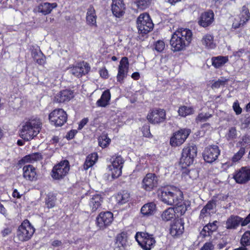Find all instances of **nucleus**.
Masks as SVG:
<instances>
[{
    "label": "nucleus",
    "mask_w": 250,
    "mask_h": 250,
    "mask_svg": "<svg viewBox=\"0 0 250 250\" xmlns=\"http://www.w3.org/2000/svg\"><path fill=\"white\" fill-rule=\"evenodd\" d=\"M41 126L42 123L40 119H30L22 125L20 136L25 141H30L39 134Z\"/></svg>",
    "instance_id": "f257e3e1"
},
{
    "label": "nucleus",
    "mask_w": 250,
    "mask_h": 250,
    "mask_svg": "<svg viewBox=\"0 0 250 250\" xmlns=\"http://www.w3.org/2000/svg\"><path fill=\"white\" fill-rule=\"evenodd\" d=\"M182 191L175 187H168L164 188L161 192L160 199L165 204L172 206L178 199L183 196Z\"/></svg>",
    "instance_id": "f03ea898"
},
{
    "label": "nucleus",
    "mask_w": 250,
    "mask_h": 250,
    "mask_svg": "<svg viewBox=\"0 0 250 250\" xmlns=\"http://www.w3.org/2000/svg\"><path fill=\"white\" fill-rule=\"evenodd\" d=\"M197 155L196 146H188L185 147L182 152L180 164L183 168L189 166L193 163L194 159Z\"/></svg>",
    "instance_id": "7ed1b4c3"
},
{
    "label": "nucleus",
    "mask_w": 250,
    "mask_h": 250,
    "mask_svg": "<svg viewBox=\"0 0 250 250\" xmlns=\"http://www.w3.org/2000/svg\"><path fill=\"white\" fill-rule=\"evenodd\" d=\"M135 237L139 245L145 250H150L156 243L153 235L146 232H138Z\"/></svg>",
    "instance_id": "20e7f679"
},
{
    "label": "nucleus",
    "mask_w": 250,
    "mask_h": 250,
    "mask_svg": "<svg viewBox=\"0 0 250 250\" xmlns=\"http://www.w3.org/2000/svg\"><path fill=\"white\" fill-rule=\"evenodd\" d=\"M138 31L142 34H146L153 28L154 24L149 15L144 13L140 15L137 20Z\"/></svg>",
    "instance_id": "39448f33"
},
{
    "label": "nucleus",
    "mask_w": 250,
    "mask_h": 250,
    "mask_svg": "<svg viewBox=\"0 0 250 250\" xmlns=\"http://www.w3.org/2000/svg\"><path fill=\"white\" fill-rule=\"evenodd\" d=\"M49 120L56 126H62L67 121V115L62 108L55 109L49 115Z\"/></svg>",
    "instance_id": "423d86ee"
},
{
    "label": "nucleus",
    "mask_w": 250,
    "mask_h": 250,
    "mask_svg": "<svg viewBox=\"0 0 250 250\" xmlns=\"http://www.w3.org/2000/svg\"><path fill=\"white\" fill-rule=\"evenodd\" d=\"M35 232V229L28 221L23 222L19 227L17 232V237L21 241L29 240Z\"/></svg>",
    "instance_id": "0eeeda50"
},
{
    "label": "nucleus",
    "mask_w": 250,
    "mask_h": 250,
    "mask_svg": "<svg viewBox=\"0 0 250 250\" xmlns=\"http://www.w3.org/2000/svg\"><path fill=\"white\" fill-rule=\"evenodd\" d=\"M69 170V164L67 160L61 161L55 165L52 170V177L56 180L63 178Z\"/></svg>",
    "instance_id": "6e6552de"
},
{
    "label": "nucleus",
    "mask_w": 250,
    "mask_h": 250,
    "mask_svg": "<svg viewBox=\"0 0 250 250\" xmlns=\"http://www.w3.org/2000/svg\"><path fill=\"white\" fill-rule=\"evenodd\" d=\"M124 162V160L120 155L113 158L111 165L107 167V169L110 172L112 178H118L121 175Z\"/></svg>",
    "instance_id": "1a4fd4ad"
},
{
    "label": "nucleus",
    "mask_w": 250,
    "mask_h": 250,
    "mask_svg": "<svg viewBox=\"0 0 250 250\" xmlns=\"http://www.w3.org/2000/svg\"><path fill=\"white\" fill-rule=\"evenodd\" d=\"M190 132V129L188 128L181 129L175 132L170 139L171 145L173 146L181 145L185 142Z\"/></svg>",
    "instance_id": "9d476101"
},
{
    "label": "nucleus",
    "mask_w": 250,
    "mask_h": 250,
    "mask_svg": "<svg viewBox=\"0 0 250 250\" xmlns=\"http://www.w3.org/2000/svg\"><path fill=\"white\" fill-rule=\"evenodd\" d=\"M113 220V215L111 212H102L96 218V224L100 229H104L111 224Z\"/></svg>",
    "instance_id": "9b49d317"
},
{
    "label": "nucleus",
    "mask_w": 250,
    "mask_h": 250,
    "mask_svg": "<svg viewBox=\"0 0 250 250\" xmlns=\"http://www.w3.org/2000/svg\"><path fill=\"white\" fill-rule=\"evenodd\" d=\"M220 151L218 146L216 145L211 146L206 148L204 153V160L208 163H211L215 161L218 158Z\"/></svg>",
    "instance_id": "f8f14e48"
},
{
    "label": "nucleus",
    "mask_w": 250,
    "mask_h": 250,
    "mask_svg": "<svg viewBox=\"0 0 250 250\" xmlns=\"http://www.w3.org/2000/svg\"><path fill=\"white\" fill-rule=\"evenodd\" d=\"M233 177L237 183L243 184L247 183L250 180V167H241L234 173Z\"/></svg>",
    "instance_id": "ddd939ff"
},
{
    "label": "nucleus",
    "mask_w": 250,
    "mask_h": 250,
    "mask_svg": "<svg viewBox=\"0 0 250 250\" xmlns=\"http://www.w3.org/2000/svg\"><path fill=\"white\" fill-rule=\"evenodd\" d=\"M147 119L153 124L163 122L166 119V112L162 109H154L148 114Z\"/></svg>",
    "instance_id": "4468645a"
},
{
    "label": "nucleus",
    "mask_w": 250,
    "mask_h": 250,
    "mask_svg": "<svg viewBox=\"0 0 250 250\" xmlns=\"http://www.w3.org/2000/svg\"><path fill=\"white\" fill-rule=\"evenodd\" d=\"M158 184V178L154 173L147 174L142 181V188L146 190L150 191L156 187Z\"/></svg>",
    "instance_id": "2eb2a0df"
},
{
    "label": "nucleus",
    "mask_w": 250,
    "mask_h": 250,
    "mask_svg": "<svg viewBox=\"0 0 250 250\" xmlns=\"http://www.w3.org/2000/svg\"><path fill=\"white\" fill-rule=\"evenodd\" d=\"M90 69V67L88 63L83 62L71 68L70 70V72L77 77H81L83 75L88 73Z\"/></svg>",
    "instance_id": "dca6fc26"
},
{
    "label": "nucleus",
    "mask_w": 250,
    "mask_h": 250,
    "mask_svg": "<svg viewBox=\"0 0 250 250\" xmlns=\"http://www.w3.org/2000/svg\"><path fill=\"white\" fill-rule=\"evenodd\" d=\"M246 218H243L237 215H231L226 221V228L229 229H236L240 225L242 226H245L247 224H244Z\"/></svg>",
    "instance_id": "f3484780"
},
{
    "label": "nucleus",
    "mask_w": 250,
    "mask_h": 250,
    "mask_svg": "<svg viewBox=\"0 0 250 250\" xmlns=\"http://www.w3.org/2000/svg\"><path fill=\"white\" fill-rule=\"evenodd\" d=\"M74 97L72 91L65 89L61 91L54 97V102L58 103H63L69 101Z\"/></svg>",
    "instance_id": "a211bd4d"
},
{
    "label": "nucleus",
    "mask_w": 250,
    "mask_h": 250,
    "mask_svg": "<svg viewBox=\"0 0 250 250\" xmlns=\"http://www.w3.org/2000/svg\"><path fill=\"white\" fill-rule=\"evenodd\" d=\"M170 44L172 50L174 51H179L184 49L189 44L186 42L184 40L177 37V36L174 33L172 36L170 41Z\"/></svg>",
    "instance_id": "6ab92c4d"
},
{
    "label": "nucleus",
    "mask_w": 250,
    "mask_h": 250,
    "mask_svg": "<svg viewBox=\"0 0 250 250\" xmlns=\"http://www.w3.org/2000/svg\"><path fill=\"white\" fill-rule=\"evenodd\" d=\"M23 177L26 180L30 181H36L37 179V174L35 168L30 165L24 166L22 168Z\"/></svg>",
    "instance_id": "aec40b11"
},
{
    "label": "nucleus",
    "mask_w": 250,
    "mask_h": 250,
    "mask_svg": "<svg viewBox=\"0 0 250 250\" xmlns=\"http://www.w3.org/2000/svg\"><path fill=\"white\" fill-rule=\"evenodd\" d=\"M184 229V223L181 219L175 220L171 224L170 233L173 236H176L183 233Z\"/></svg>",
    "instance_id": "412c9836"
},
{
    "label": "nucleus",
    "mask_w": 250,
    "mask_h": 250,
    "mask_svg": "<svg viewBox=\"0 0 250 250\" xmlns=\"http://www.w3.org/2000/svg\"><path fill=\"white\" fill-rule=\"evenodd\" d=\"M214 21V13L210 10L202 14L199 21V24L206 27L209 26Z\"/></svg>",
    "instance_id": "4be33fe9"
},
{
    "label": "nucleus",
    "mask_w": 250,
    "mask_h": 250,
    "mask_svg": "<svg viewBox=\"0 0 250 250\" xmlns=\"http://www.w3.org/2000/svg\"><path fill=\"white\" fill-rule=\"evenodd\" d=\"M57 6V4L54 3L44 2L40 4L35 9V10L41 13L44 15L50 14L54 8Z\"/></svg>",
    "instance_id": "5701e85b"
},
{
    "label": "nucleus",
    "mask_w": 250,
    "mask_h": 250,
    "mask_svg": "<svg viewBox=\"0 0 250 250\" xmlns=\"http://www.w3.org/2000/svg\"><path fill=\"white\" fill-rule=\"evenodd\" d=\"M174 34L177 37L181 38L186 42L189 44L192 40V33L190 30L187 28H181L176 31Z\"/></svg>",
    "instance_id": "b1692460"
},
{
    "label": "nucleus",
    "mask_w": 250,
    "mask_h": 250,
    "mask_svg": "<svg viewBox=\"0 0 250 250\" xmlns=\"http://www.w3.org/2000/svg\"><path fill=\"white\" fill-rule=\"evenodd\" d=\"M201 43L207 49H214L216 47L214 37L210 34H207L203 36Z\"/></svg>",
    "instance_id": "393cba45"
},
{
    "label": "nucleus",
    "mask_w": 250,
    "mask_h": 250,
    "mask_svg": "<svg viewBox=\"0 0 250 250\" xmlns=\"http://www.w3.org/2000/svg\"><path fill=\"white\" fill-rule=\"evenodd\" d=\"M111 94L109 90L104 91L100 98L96 102V104L100 107H106L109 104Z\"/></svg>",
    "instance_id": "a878e982"
},
{
    "label": "nucleus",
    "mask_w": 250,
    "mask_h": 250,
    "mask_svg": "<svg viewBox=\"0 0 250 250\" xmlns=\"http://www.w3.org/2000/svg\"><path fill=\"white\" fill-rule=\"evenodd\" d=\"M250 7V0L249 2L244 5L241 8L240 14L239 19L241 20V23L247 22L250 19V13L249 8Z\"/></svg>",
    "instance_id": "bb28decb"
},
{
    "label": "nucleus",
    "mask_w": 250,
    "mask_h": 250,
    "mask_svg": "<svg viewBox=\"0 0 250 250\" xmlns=\"http://www.w3.org/2000/svg\"><path fill=\"white\" fill-rule=\"evenodd\" d=\"M103 198L99 194H95L90 199L89 206L92 211H95L101 207Z\"/></svg>",
    "instance_id": "cd10ccee"
},
{
    "label": "nucleus",
    "mask_w": 250,
    "mask_h": 250,
    "mask_svg": "<svg viewBox=\"0 0 250 250\" xmlns=\"http://www.w3.org/2000/svg\"><path fill=\"white\" fill-rule=\"evenodd\" d=\"M217 223L218 222L217 221H214L211 223H208L204 226L201 232V234L204 237L210 235L211 233L216 231L217 229Z\"/></svg>",
    "instance_id": "c85d7f7f"
},
{
    "label": "nucleus",
    "mask_w": 250,
    "mask_h": 250,
    "mask_svg": "<svg viewBox=\"0 0 250 250\" xmlns=\"http://www.w3.org/2000/svg\"><path fill=\"white\" fill-rule=\"evenodd\" d=\"M180 198H181L180 200L178 199L173 206H175L174 208L175 212L177 211L181 215H183L187 210V205L183 200V195Z\"/></svg>",
    "instance_id": "c756f323"
},
{
    "label": "nucleus",
    "mask_w": 250,
    "mask_h": 250,
    "mask_svg": "<svg viewBox=\"0 0 250 250\" xmlns=\"http://www.w3.org/2000/svg\"><path fill=\"white\" fill-rule=\"evenodd\" d=\"M229 61L228 56H219L212 57L211 59L212 65L216 68H218L224 65Z\"/></svg>",
    "instance_id": "7c9ffc66"
},
{
    "label": "nucleus",
    "mask_w": 250,
    "mask_h": 250,
    "mask_svg": "<svg viewBox=\"0 0 250 250\" xmlns=\"http://www.w3.org/2000/svg\"><path fill=\"white\" fill-rule=\"evenodd\" d=\"M96 19L95 10L93 6L88 8L86 14V21L90 25H96Z\"/></svg>",
    "instance_id": "2f4dec72"
},
{
    "label": "nucleus",
    "mask_w": 250,
    "mask_h": 250,
    "mask_svg": "<svg viewBox=\"0 0 250 250\" xmlns=\"http://www.w3.org/2000/svg\"><path fill=\"white\" fill-rule=\"evenodd\" d=\"M156 206L153 203H149L144 205L141 208V212L146 216L153 214L155 211Z\"/></svg>",
    "instance_id": "473e14b6"
},
{
    "label": "nucleus",
    "mask_w": 250,
    "mask_h": 250,
    "mask_svg": "<svg viewBox=\"0 0 250 250\" xmlns=\"http://www.w3.org/2000/svg\"><path fill=\"white\" fill-rule=\"evenodd\" d=\"M98 159L97 153H92L86 157L85 162L83 164V168L85 170L88 169L92 167Z\"/></svg>",
    "instance_id": "72a5a7b5"
},
{
    "label": "nucleus",
    "mask_w": 250,
    "mask_h": 250,
    "mask_svg": "<svg viewBox=\"0 0 250 250\" xmlns=\"http://www.w3.org/2000/svg\"><path fill=\"white\" fill-rule=\"evenodd\" d=\"M41 153L37 152L25 156L23 158L22 161L27 163H34L42 159Z\"/></svg>",
    "instance_id": "f704fd0d"
},
{
    "label": "nucleus",
    "mask_w": 250,
    "mask_h": 250,
    "mask_svg": "<svg viewBox=\"0 0 250 250\" xmlns=\"http://www.w3.org/2000/svg\"><path fill=\"white\" fill-rule=\"evenodd\" d=\"M175 216V210L173 208H169L165 210L161 215L162 220L168 221L174 218Z\"/></svg>",
    "instance_id": "c9c22d12"
},
{
    "label": "nucleus",
    "mask_w": 250,
    "mask_h": 250,
    "mask_svg": "<svg viewBox=\"0 0 250 250\" xmlns=\"http://www.w3.org/2000/svg\"><path fill=\"white\" fill-rule=\"evenodd\" d=\"M34 60L39 64H43L45 62V56L40 50L35 49L32 52Z\"/></svg>",
    "instance_id": "e433bc0d"
},
{
    "label": "nucleus",
    "mask_w": 250,
    "mask_h": 250,
    "mask_svg": "<svg viewBox=\"0 0 250 250\" xmlns=\"http://www.w3.org/2000/svg\"><path fill=\"white\" fill-rule=\"evenodd\" d=\"M129 194L126 191H123L119 193L116 196L117 202L119 204L123 205L128 201Z\"/></svg>",
    "instance_id": "4c0bfd02"
},
{
    "label": "nucleus",
    "mask_w": 250,
    "mask_h": 250,
    "mask_svg": "<svg viewBox=\"0 0 250 250\" xmlns=\"http://www.w3.org/2000/svg\"><path fill=\"white\" fill-rule=\"evenodd\" d=\"M194 109L191 106H182L179 107L178 113L180 116L186 117L188 115L193 114Z\"/></svg>",
    "instance_id": "58836bf2"
},
{
    "label": "nucleus",
    "mask_w": 250,
    "mask_h": 250,
    "mask_svg": "<svg viewBox=\"0 0 250 250\" xmlns=\"http://www.w3.org/2000/svg\"><path fill=\"white\" fill-rule=\"evenodd\" d=\"M125 7L121 6L112 5L111 10L113 15L118 18L121 17L125 13Z\"/></svg>",
    "instance_id": "ea45409f"
},
{
    "label": "nucleus",
    "mask_w": 250,
    "mask_h": 250,
    "mask_svg": "<svg viewBox=\"0 0 250 250\" xmlns=\"http://www.w3.org/2000/svg\"><path fill=\"white\" fill-rule=\"evenodd\" d=\"M110 142V139L105 134H103L98 138L99 145L102 148L106 147L109 145Z\"/></svg>",
    "instance_id": "a19ab883"
},
{
    "label": "nucleus",
    "mask_w": 250,
    "mask_h": 250,
    "mask_svg": "<svg viewBox=\"0 0 250 250\" xmlns=\"http://www.w3.org/2000/svg\"><path fill=\"white\" fill-rule=\"evenodd\" d=\"M241 244L245 247L250 245V231H247L243 234L241 239Z\"/></svg>",
    "instance_id": "79ce46f5"
},
{
    "label": "nucleus",
    "mask_w": 250,
    "mask_h": 250,
    "mask_svg": "<svg viewBox=\"0 0 250 250\" xmlns=\"http://www.w3.org/2000/svg\"><path fill=\"white\" fill-rule=\"evenodd\" d=\"M245 153V148L242 147L232 157L231 160L232 162L236 163L239 161Z\"/></svg>",
    "instance_id": "37998d69"
},
{
    "label": "nucleus",
    "mask_w": 250,
    "mask_h": 250,
    "mask_svg": "<svg viewBox=\"0 0 250 250\" xmlns=\"http://www.w3.org/2000/svg\"><path fill=\"white\" fill-rule=\"evenodd\" d=\"M228 140H232L237 137V130L235 127H231L229 128L226 136Z\"/></svg>",
    "instance_id": "c03bdc74"
},
{
    "label": "nucleus",
    "mask_w": 250,
    "mask_h": 250,
    "mask_svg": "<svg viewBox=\"0 0 250 250\" xmlns=\"http://www.w3.org/2000/svg\"><path fill=\"white\" fill-rule=\"evenodd\" d=\"M211 117V114L207 113H201L196 118V123L204 122L207 121Z\"/></svg>",
    "instance_id": "a18cd8bd"
},
{
    "label": "nucleus",
    "mask_w": 250,
    "mask_h": 250,
    "mask_svg": "<svg viewBox=\"0 0 250 250\" xmlns=\"http://www.w3.org/2000/svg\"><path fill=\"white\" fill-rule=\"evenodd\" d=\"M151 3V0H136L138 7L144 10L147 8Z\"/></svg>",
    "instance_id": "49530a36"
},
{
    "label": "nucleus",
    "mask_w": 250,
    "mask_h": 250,
    "mask_svg": "<svg viewBox=\"0 0 250 250\" xmlns=\"http://www.w3.org/2000/svg\"><path fill=\"white\" fill-rule=\"evenodd\" d=\"M117 243L121 245L123 247L126 245V236L125 233H122L117 235L116 238Z\"/></svg>",
    "instance_id": "de8ad7c7"
},
{
    "label": "nucleus",
    "mask_w": 250,
    "mask_h": 250,
    "mask_svg": "<svg viewBox=\"0 0 250 250\" xmlns=\"http://www.w3.org/2000/svg\"><path fill=\"white\" fill-rule=\"evenodd\" d=\"M128 70L118 68V72L117 76V80L118 82H121L126 76Z\"/></svg>",
    "instance_id": "09e8293b"
},
{
    "label": "nucleus",
    "mask_w": 250,
    "mask_h": 250,
    "mask_svg": "<svg viewBox=\"0 0 250 250\" xmlns=\"http://www.w3.org/2000/svg\"><path fill=\"white\" fill-rule=\"evenodd\" d=\"M129 63L128 58L126 57L122 58L121 59L118 68L128 69Z\"/></svg>",
    "instance_id": "8fccbe9b"
},
{
    "label": "nucleus",
    "mask_w": 250,
    "mask_h": 250,
    "mask_svg": "<svg viewBox=\"0 0 250 250\" xmlns=\"http://www.w3.org/2000/svg\"><path fill=\"white\" fill-rule=\"evenodd\" d=\"M165 47V44L163 41H157L155 44V48L158 52L162 51Z\"/></svg>",
    "instance_id": "3c124183"
},
{
    "label": "nucleus",
    "mask_w": 250,
    "mask_h": 250,
    "mask_svg": "<svg viewBox=\"0 0 250 250\" xmlns=\"http://www.w3.org/2000/svg\"><path fill=\"white\" fill-rule=\"evenodd\" d=\"M250 143V138L249 136L245 135L243 136L242 138V141L238 143L237 145L242 147H244L246 145H248Z\"/></svg>",
    "instance_id": "603ef678"
},
{
    "label": "nucleus",
    "mask_w": 250,
    "mask_h": 250,
    "mask_svg": "<svg viewBox=\"0 0 250 250\" xmlns=\"http://www.w3.org/2000/svg\"><path fill=\"white\" fill-rule=\"evenodd\" d=\"M46 205L48 208H53L55 205V201L53 197H48L46 199Z\"/></svg>",
    "instance_id": "864d4df0"
},
{
    "label": "nucleus",
    "mask_w": 250,
    "mask_h": 250,
    "mask_svg": "<svg viewBox=\"0 0 250 250\" xmlns=\"http://www.w3.org/2000/svg\"><path fill=\"white\" fill-rule=\"evenodd\" d=\"M216 206V201L212 199L208 202L207 205L205 206L209 211L214 209Z\"/></svg>",
    "instance_id": "5fc2aeb1"
},
{
    "label": "nucleus",
    "mask_w": 250,
    "mask_h": 250,
    "mask_svg": "<svg viewBox=\"0 0 250 250\" xmlns=\"http://www.w3.org/2000/svg\"><path fill=\"white\" fill-rule=\"evenodd\" d=\"M232 107L236 114L239 115L241 113L242 108L240 107L239 103L237 101L233 103Z\"/></svg>",
    "instance_id": "6e6d98bb"
},
{
    "label": "nucleus",
    "mask_w": 250,
    "mask_h": 250,
    "mask_svg": "<svg viewBox=\"0 0 250 250\" xmlns=\"http://www.w3.org/2000/svg\"><path fill=\"white\" fill-rule=\"evenodd\" d=\"M214 248V245L212 242H206L201 248L200 250H213Z\"/></svg>",
    "instance_id": "4d7b16f0"
},
{
    "label": "nucleus",
    "mask_w": 250,
    "mask_h": 250,
    "mask_svg": "<svg viewBox=\"0 0 250 250\" xmlns=\"http://www.w3.org/2000/svg\"><path fill=\"white\" fill-rule=\"evenodd\" d=\"M209 211L205 207H204L201 210L200 218L204 219L205 217L208 216L210 214Z\"/></svg>",
    "instance_id": "13d9d810"
},
{
    "label": "nucleus",
    "mask_w": 250,
    "mask_h": 250,
    "mask_svg": "<svg viewBox=\"0 0 250 250\" xmlns=\"http://www.w3.org/2000/svg\"><path fill=\"white\" fill-rule=\"evenodd\" d=\"M143 135L146 137H149L151 135L149 127L148 125L144 126L142 128Z\"/></svg>",
    "instance_id": "bf43d9fd"
},
{
    "label": "nucleus",
    "mask_w": 250,
    "mask_h": 250,
    "mask_svg": "<svg viewBox=\"0 0 250 250\" xmlns=\"http://www.w3.org/2000/svg\"><path fill=\"white\" fill-rule=\"evenodd\" d=\"M225 83V82L221 80H218L212 84V87L213 88H218L220 87V86L224 85Z\"/></svg>",
    "instance_id": "052dcab7"
},
{
    "label": "nucleus",
    "mask_w": 250,
    "mask_h": 250,
    "mask_svg": "<svg viewBox=\"0 0 250 250\" xmlns=\"http://www.w3.org/2000/svg\"><path fill=\"white\" fill-rule=\"evenodd\" d=\"M11 232H12L11 228L8 227V228H6L4 229H3L1 231V233L3 237H6V236H8V235H9L10 234H11Z\"/></svg>",
    "instance_id": "680f3d73"
},
{
    "label": "nucleus",
    "mask_w": 250,
    "mask_h": 250,
    "mask_svg": "<svg viewBox=\"0 0 250 250\" xmlns=\"http://www.w3.org/2000/svg\"><path fill=\"white\" fill-rule=\"evenodd\" d=\"M100 76L106 79L108 77V71L105 68H103L100 70Z\"/></svg>",
    "instance_id": "e2e57ef3"
},
{
    "label": "nucleus",
    "mask_w": 250,
    "mask_h": 250,
    "mask_svg": "<svg viewBox=\"0 0 250 250\" xmlns=\"http://www.w3.org/2000/svg\"><path fill=\"white\" fill-rule=\"evenodd\" d=\"M112 5L121 6L122 7H125V4L123 2V0H112Z\"/></svg>",
    "instance_id": "0e129e2a"
},
{
    "label": "nucleus",
    "mask_w": 250,
    "mask_h": 250,
    "mask_svg": "<svg viewBox=\"0 0 250 250\" xmlns=\"http://www.w3.org/2000/svg\"><path fill=\"white\" fill-rule=\"evenodd\" d=\"M77 133V131L74 130H70L69 132H68L66 135V138L67 139L70 140L74 138L75 135H76Z\"/></svg>",
    "instance_id": "69168bd1"
},
{
    "label": "nucleus",
    "mask_w": 250,
    "mask_h": 250,
    "mask_svg": "<svg viewBox=\"0 0 250 250\" xmlns=\"http://www.w3.org/2000/svg\"><path fill=\"white\" fill-rule=\"evenodd\" d=\"M88 120L87 118L83 119L79 125V129H81L88 122Z\"/></svg>",
    "instance_id": "338daca9"
},
{
    "label": "nucleus",
    "mask_w": 250,
    "mask_h": 250,
    "mask_svg": "<svg viewBox=\"0 0 250 250\" xmlns=\"http://www.w3.org/2000/svg\"><path fill=\"white\" fill-rule=\"evenodd\" d=\"M245 23H241V20H240L239 22H234L232 24V27L235 28H238L241 26V25H243Z\"/></svg>",
    "instance_id": "774afa93"
}]
</instances>
